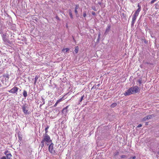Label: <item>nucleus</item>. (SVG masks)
Returning <instances> with one entry per match:
<instances>
[{
  "label": "nucleus",
  "instance_id": "obj_1",
  "mask_svg": "<svg viewBox=\"0 0 159 159\" xmlns=\"http://www.w3.org/2000/svg\"><path fill=\"white\" fill-rule=\"evenodd\" d=\"M139 89V88L137 86L132 87L129 89L126 92L124 93V94L125 96L129 95L134 93L138 92Z\"/></svg>",
  "mask_w": 159,
  "mask_h": 159
},
{
  "label": "nucleus",
  "instance_id": "obj_2",
  "mask_svg": "<svg viewBox=\"0 0 159 159\" xmlns=\"http://www.w3.org/2000/svg\"><path fill=\"white\" fill-rule=\"evenodd\" d=\"M42 140L45 142L48 145L49 144L50 142H52V140L51 139L50 136L48 134H43V139Z\"/></svg>",
  "mask_w": 159,
  "mask_h": 159
},
{
  "label": "nucleus",
  "instance_id": "obj_3",
  "mask_svg": "<svg viewBox=\"0 0 159 159\" xmlns=\"http://www.w3.org/2000/svg\"><path fill=\"white\" fill-rule=\"evenodd\" d=\"M19 89L18 87L14 86L13 88L11 89L10 90H9L8 91L9 93H16L17 94V93L18 90Z\"/></svg>",
  "mask_w": 159,
  "mask_h": 159
},
{
  "label": "nucleus",
  "instance_id": "obj_4",
  "mask_svg": "<svg viewBox=\"0 0 159 159\" xmlns=\"http://www.w3.org/2000/svg\"><path fill=\"white\" fill-rule=\"evenodd\" d=\"M51 143L50 144L48 148V150L51 153H54L55 152V150L53 149V144L51 142Z\"/></svg>",
  "mask_w": 159,
  "mask_h": 159
},
{
  "label": "nucleus",
  "instance_id": "obj_5",
  "mask_svg": "<svg viewBox=\"0 0 159 159\" xmlns=\"http://www.w3.org/2000/svg\"><path fill=\"white\" fill-rule=\"evenodd\" d=\"M138 8L136 11L135 12L134 14V15L138 16L139 12L141 10V5L139 4V3L138 4Z\"/></svg>",
  "mask_w": 159,
  "mask_h": 159
},
{
  "label": "nucleus",
  "instance_id": "obj_6",
  "mask_svg": "<svg viewBox=\"0 0 159 159\" xmlns=\"http://www.w3.org/2000/svg\"><path fill=\"white\" fill-rule=\"evenodd\" d=\"M22 109L23 112L25 114H28V110L27 108V107L23 105L22 107Z\"/></svg>",
  "mask_w": 159,
  "mask_h": 159
},
{
  "label": "nucleus",
  "instance_id": "obj_7",
  "mask_svg": "<svg viewBox=\"0 0 159 159\" xmlns=\"http://www.w3.org/2000/svg\"><path fill=\"white\" fill-rule=\"evenodd\" d=\"M137 16L135 15L134 14L133 15V17H132V21L131 22L132 25H134V23H135V22L136 21V20Z\"/></svg>",
  "mask_w": 159,
  "mask_h": 159
},
{
  "label": "nucleus",
  "instance_id": "obj_8",
  "mask_svg": "<svg viewBox=\"0 0 159 159\" xmlns=\"http://www.w3.org/2000/svg\"><path fill=\"white\" fill-rule=\"evenodd\" d=\"M79 5L78 4H76L75 5V12L76 15L78 13L77 10L79 8Z\"/></svg>",
  "mask_w": 159,
  "mask_h": 159
},
{
  "label": "nucleus",
  "instance_id": "obj_9",
  "mask_svg": "<svg viewBox=\"0 0 159 159\" xmlns=\"http://www.w3.org/2000/svg\"><path fill=\"white\" fill-rule=\"evenodd\" d=\"M68 11H69V14L70 16V18L71 19H73V15L72 14V11H71V10L70 9H69V10Z\"/></svg>",
  "mask_w": 159,
  "mask_h": 159
},
{
  "label": "nucleus",
  "instance_id": "obj_10",
  "mask_svg": "<svg viewBox=\"0 0 159 159\" xmlns=\"http://www.w3.org/2000/svg\"><path fill=\"white\" fill-rule=\"evenodd\" d=\"M12 155L11 153L7 154V159H11V157Z\"/></svg>",
  "mask_w": 159,
  "mask_h": 159
},
{
  "label": "nucleus",
  "instance_id": "obj_11",
  "mask_svg": "<svg viewBox=\"0 0 159 159\" xmlns=\"http://www.w3.org/2000/svg\"><path fill=\"white\" fill-rule=\"evenodd\" d=\"M23 96L25 98L27 96V91L25 90H23Z\"/></svg>",
  "mask_w": 159,
  "mask_h": 159
},
{
  "label": "nucleus",
  "instance_id": "obj_12",
  "mask_svg": "<svg viewBox=\"0 0 159 159\" xmlns=\"http://www.w3.org/2000/svg\"><path fill=\"white\" fill-rule=\"evenodd\" d=\"M49 126L48 125L47 127L45 128V134H48L47 133H48V129H49Z\"/></svg>",
  "mask_w": 159,
  "mask_h": 159
},
{
  "label": "nucleus",
  "instance_id": "obj_13",
  "mask_svg": "<svg viewBox=\"0 0 159 159\" xmlns=\"http://www.w3.org/2000/svg\"><path fill=\"white\" fill-rule=\"evenodd\" d=\"M79 49V48L78 46H77L75 47V51L76 53H77L78 52Z\"/></svg>",
  "mask_w": 159,
  "mask_h": 159
},
{
  "label": "nucleus",
  "instance_id": "obj_14",
  "mask_svg": "<svg viewBox=\"0 0 159 159\" xmlns=\"http://www.w3.org/2000/svg\"><path fill=\"white\" fill-rule=\"evenodd\" d=\"M69 106H66V107L65 108H63V109L62 110V112H63L65 110H66V112H67L68 111V110H67V109L68 108Z\"/></svg>",
  "mask_w": 159,
  "mask_h": 159
},
{
  "label": "nucleus",
  "instance_id": "obj_15",
  "mask_svg": "<svg viewBox=\"0 0 159 159\" xmlns=\"http://www.w3.org/2000/svg\"><path fill=\"white\" fill-rule=\"evenodd\" d=\"M64 100V96L63 97H62L61 98H60V99H59L57 101V102H58V103H59L60 102H61L63 101V100Z\"/></svg>",
  "mask_w": 159,
  "mask_h": 159
},
{
  "label": "nucleus",
  "instance_id": "obj_16",
  "mask_svg": "<svg viewBox=\"0 0 159 159\" xmlns=\"http://www.w3.org/2000/svg\"><path fill=\"white\" fill-rule=\"evenodd\" d=\"M39 78L38 76L37 75H36L34 78V84H35L36 83L37 80Z\"/></svg>",
  "mask_w": 159,
  "mask_h": 159
},
{
  "label": "nucleus",
  "instance_id": "obj_17",
  "mask_svg": "<svg viewBox=\"0 0 159 159\" xmlns=\"http://www.w3.org/2000/svg\"><path fill=\"white\" fill-rule=\"evenodd\" d=\"M117 106V103H113L111 106V107H114Z\"/></svg>",
  "mask_w": 159,
  "mask_h": 159
},
{
  "label": "nucleus",
  "instance_id": "obj_18",
  "mask_svg": "<svg viewBox=\"0 0 159 159\" xmlns=\"http://www.w3.org/2000/svg\"><path fill=\"white\" fill-rule=\"evenodd\" d=\"M148 119H151L152 117H154V116L153 115H151L149 116H147Z\"/></svg>",
  "mask_w": 159,
  "mask_h": 159
},
{
  "label": "nucleus",
  "instance_id": "obj_19",
  "mask_svg": "<svg viewBox=\"0 0 159 159\" xmlns=\"http://www.w3.org/2000/svg\"><path fill=\"white\" fill-rule=\"evenodd\" d=\"M84 97V95L82 96H81L80 100L79 101V104L83 100Z\"/></svg>",
  "mask_w": 159,
  "mask_h": 159
},
{
  "label": "nucleus",
  "instance_id": "obj_20",
  "mask_svg": "<svg viewBox=\"0 0 159 159\" xmlns=\"http://www.w3.org/2000/svg\"><path fill=\"white\" fill-rule=\"evenodd\" d=\"M44 142H43L42 140L41 141V147L42 148H43L44 145Z\"/></svg>",
  "mask_w": 159,
  "mask_h": 159
},
{
  "label": "nucleus",
  "instance_id": "obj_21",
  "mask_svg": "<svg viewBox=\"0 0 159 159\" xmlns=\"http://www.w3.org/2000/svg\"><path fill=\"white\" fill-rule=\"evenodd\" d=\"M83 16L84 17H85L87 15V13L86 11H84L83 13Z\"/></svg>",
  "mask_w": 159,
  "mask_h": 159
},
{
  "label": "nucleus",
  "instance_id": "obj_22",
  "mask_svg": "<svg viewBox=\"0 0 159 159\" xmlns=\"http://www.w3.org/2000/svg\"><path fill=\"white\" fill-rule=\"evenodd\" d=\"M158 7H159V5L158 4V3H157L155 4V8L157 9L158 8Z\"/></svg>",
  "mask_w": 159,
  "mask_h": 159
},
{
  "label": "nucleus",
  "instance_id": "obj_23",
  "mask_svg": "<svg viewBox=\"0 0 159 159\" xmlns=\"http://www.w3.org/2000/svg\"><path fill=\"white\" fill-rule=\"evenodd\" d=\"M110 26H108L107 28L106 29V32H108L110 29Z\"/></svg>",
  "mask_w": 159,
  "mask_h": 159
},
{
  "label": "nucleus",
  "instance_id": "obj_24",
  "mask_svg": "<svg viewBox=\"0 0 159 159\" xmlns=\"http://www.w3.org/2000/svg\"><path fill=\"white\" fill-rule=\"evenodd\" d=\"M69 48H64L62 50V51H65L66 50V52H67V51H68L69 50Z\"/></svg>",
  "mask_w": 159,
  "mask_h": 159
},
{
  "label": "nucleus",
  "instance_id": "obj_25",
  "mask_svg": "<svg viewBox=\"0 0 159 159\" xmlns=\"http://www.w3.org/2000/svg\"><path fill=\"white\" fill-rule=\"evenodd\" d=\"M148 118L147 117V116H146L145 117H144L143 119H142V121H146L147 120H148Z\"/></svg>",
  "mask_w": 159,
  "mask_h": 159
},
{
  "label": "nucleus",
  "instance_id": "obj_26",
  "mask_svg": "<svg viewBox=\"0 0 159 159\" xmlns=\"http://www.w3.org/2000/svg\"><path fill=\"white\" fill-rule=\"evenodd\" d=\"M137 82L138 83L140 84L142 83V80L141 79H139L138 80Z\"/></svg>",
  "mask_w": 159,
  "mask_h": 159
},
{
  "label": "nucleus",
  "instance_id": "obj_27",
  "mask_svg": "<svg viewBox=\"0 0 159 159\" xmlns=\"http://www.w3.org/2000/svg\"><path fill=\"white\" fill-rule=\"evenodd\" d=\"M92 9L94 11H96V7L94 6H93L92 7Z\"/></svg>",
  "mask_w": 159,
  "mask_h": 159
},
{
  "label": "nucleus",
  "instance_id": "obj_28",
  "mask_svg": "<svg viewBox=\"0 0 159 159\" xmlns=\"http://www.w3.org/2000/svg\"><path fill=\"white\" fill-rule=\"evenodd\" d=\"M3 76L5 77H6V78H7L8 79L9 78V75H3Z\"/></svg>",
  "mask_w": 159,
  "mask_h": 159
},
{
  "label": "nucleus",
  "instance_id": "obj_29",
  "mask_svg": "<svg viewBox=\"0 0 159 159\" xmlns=\"http://www.w3.org/2000/svg\"><path fill=\"white\" fill-rule=\"evenodd\" d=\"M157 1V0H152L151 2L150 3L151 4H152L154 3L155 2H156Z\"/></svg>",
  "mask_w": 159,
  "mask_h": 159
},
{
  "label": "nucleus",
  "instance_id": "obj_30",
  "mask_svg": "<svg viewBox=\"0 0 159 159\" xmlns=\"http://www.w3.org/2000/svg\"><path fill=\"white\" fill-rule=\"evenodd\" d=\"M59 103L58 102H57V101L56 102V103H55V104L54 105V107H56V106H57V104L58 103Z\"/></svg>",
  "mask_w": 159,
  "mask_h": 159
},
{
  "label": "nucleus",
  "instance_id": "obj_31",
  "mask_svg": "<svg viewBox=\"0 0 159 159\" xmlns=\"http://www.w3.org/2000/svg\"><path fill=\"white\" fill-rule=\"evenodd\" d=\"M126 157V156L125 155H123L121 156V157L122 158H125Z\"/></svg>",
  "mask_w": 159,
  "mask_h": 159
},
{
  "label": "nucleus",
  "instance_id": "obj_32",
  "mask_svg": "<svg viewBox=\"0 0 159 159\" xmlns=\"http://www.w3.org/2000/svg\"><path fill=\"white\" fill-rule=\"evenodd\" d=\"M92 15L93 16H95L96 15V13L94 11H92Z\"/></svg>",
  "mask_w": 159,
  "mask_h": 159
},
{
  "label": "nucleus",
  "instance_id": "obj_33",
  "mask_svg": "<svg viewBox=\"0 0 159 159\" xmlns=\"http://www.w3.org/2000/svg\"><path fill=\"white\" fill-rule=\"evenodd\" d=\"M136 158V157L135 156H134L132 157H130L129 158V159H134Z\"/></svg>",
  "mask_w": 159,
  "mask_h": 159
},
{
  "label": "nucleus",
  "instance_id": "obj_34",
  "mask_svg": "<svg viewBox=\"0 0 159 159\" xmlns=\"http://www.w3.org/2000/svg\"><path fill=\"white\" fill-rule=\"evenodd\" d=\"M142 126V125L141 124H140L137 126V127L139 128V127H141Z\"/></svg>",
  "mask_w": 159,
  "mask_h": 159
},
{
  "label": "nucleus",
  "instance_id": "obj_35",
  "mask_svg": "<svg viewBox=\"0 0 159 159\" xmlns=\"http://www.w3.org/2000/svg\"><path fill=\"white\" fill-rule=\"evenodd\" d=\"M8 152H9L7 150V151H6L5 152V153H5V154H7V153H8Z\"/></svg>",
  "mask_w": 159,
  "mask_h": 159
},
{
  "label": "nucleus",
  "instance_id": "obj_36",
  "mask_svg": "<svg viewBox=\"0 0 159 159\" xmlns=\"http://www.w3.org/2000/svg\"><path fill=\"white\" fill-rule=\"evenodd\" d=\"M1 159H6V158L5 157L3 156L2 157Z\"/></svg>",
  "mask_w": 159,
  "mask_h": 159
},
{
  "label": "nucleus",
  "instance_id": "obj_37",
  "mask_svg": "<svg viewBox=\"0 0 159 159\" xmlns=\"http://www.w3.org/2000/svg\"><path fill=\"white\" fill-rule=\"evenodd\" d=\"M100 33L98 35V38H99L100 37Z\"/></svg>",
  "mask_w": 159,
  "mask_h": 159
},
{
  "label": "nucleus",
  "instance_id": "obj_38",
  "mask_svg": "<svg viewBox=\"0 0 159 159\" xmlns=\"http://www.w3.org/2000/svg\"><path fill=\"white\" fill-rule=\"evenodd\" d=\"M145 125H148V122H146V124H145Z\"/></svg>",
  "mask_w": 159,
  "mask_h": 159
},
{
  "label": "nucleus",
  "instance_id": "obj_39",
  "mask_svg": "<svg viewBox=\"0 0 159 159\" xmlns=\"http://www.w3.org/2000/svg\"><path fill=\"white\" fill-rule=\"evenodd\" d=\"M99 84H98V85H97V86H99Z\"/></svg>",
  "mask_w": 159,
  "mask_h": 159
},
{
  "label": "nucleus",
  "instance_id": "obj_40",
  "mask_svg": "<svg viewBox=\"0 0 159 159\" xmlns=\"http://www.w3.org/2000/svg\"><path fill=\"white\" fill-rule=\"evenodd\" d=\"M158 153L159 154V151L158 152Z\"/></svg>",
  "mask_w": 159,
  "mask_h": 159
}]
</instances>
